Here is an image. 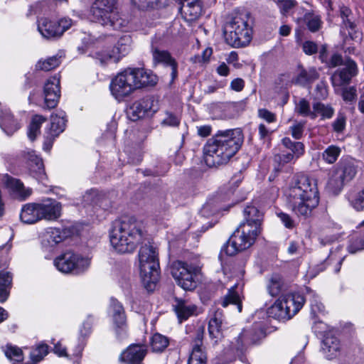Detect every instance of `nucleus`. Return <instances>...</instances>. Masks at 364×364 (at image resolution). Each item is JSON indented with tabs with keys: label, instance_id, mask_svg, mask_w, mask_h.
I'll use <instances>...</instances> for the list:
<instances>
[{
	"label": "nucleus",
	"instance_id": "ddd939ff",
	"mask_svg": "<svg viewBox=\"0 0 364 364\" xmlns=\"http://www.w3.org/2000/svg\"><path fill=\"white\" fill-rule=\"evenodd\" d=\"M159 108V100L156 97L146 96L133 102L128 109V114L132 121H136L152 117Z\"/></svg>",
	"mask_w": 364,
	"mask_h": 364
},
{
	"label": "nucleus",
	"instance_id": "423d86ee",
	"mask_svg": "<svg viewBox=\"0 0 364 364\" xmlns=\"http://www.w3.org/2000/svg\"><path fill=\"white\" fill-rule=\"evenodd\" d=\"M138 256L142 282L148 291H152L159 279V262L156 248L150 244H146L141 247Z\"/></svg>",
	"mask_w": 364,
	"mask_h": 364
},
{
	"label": "nucleus",
	"instance_id": "6e6552de",
	"mask_svg": "<svg viewBox=\"0 0 364 364\" xmlns=\"http://www.w3.org/2000/svg\"><path fill=\"white\" fill-rule=\"evenodd\" d=\"M260 233L261 231L252 228L250 225L240 224L223 247V251L227 255L233 256L251 247Z\"/></svg>",
	"mask_w": 364,
	"mask_h": 364
},
{
	"label": "nucleus",
	"instance_id": "4c0bfd02",
	"mask_svg": "<svg viewBox=\"0 0 364 364\" xmlns=\"http://www.w3.org/2000/svg\"><path fill=\"white\" fill-rule=\"evenodd\" d=\"M318 77V73L315 68H310L308 70L301 68L297 76L292 80V82L304 86Z\"/></svg>",
	"mask_w": 364,
	"mask_h": 364
},
{
	"label": "nucleus",
	"instance_id": "69168bd1",
	"mask_svg": "<svg viewBox=\"0 0 364 364\" xmlns=\"http://www.w3.org/2000/svg\"><path fill=\"white\" fill-rule=\"evenodd\" d=\"M278 5L280 8L282 14L286 15L296 5V1L295 0H285L278 4Z\"/></svg>",
	"mask_w": 364,
	"mask_h": 364
},
{
	"label": "nucleus",
	"instance_id": "c03bdc74",
	"mask_svg": "<svg viewBox=\"0 0 364 364\" xmlns=\"http://www.w3.org/2000/svg\"><path fill=\"white\" fill-rule=\"evenodd\" d=\"M314 112L316 113V118L320 115L322 119H330L334 114V109L330 105L321 102H316L313 105Z\"/></svg>",
	"mask_w": 364,
	"mask_h": 364
},
{
	"label": "nucleus",
	"instance_id": "680f3d73",
	"mask_svg": "<svg viewBox=\"0 0 364 364\" xmlns=\"http://www.w3.org/2000/svg\"><path fill=\"white\" fill-rule=\"evenodd\" d=\"M56 23L58 26L57 28L60 31L59 36H60L66 30L70 28L73 21L69 18H61L59 21H56Z\"/></svg>",
	"mask_w": 364,
	"mask_h": 364
},
{
	"label": "nucleus",
	"instance_id": "1a4fd4ad",
	"mask_svg": "<svg viewBox=\"0 0 364 364\" xmlns=\"http://www.w3.org/2000/svg\"><path fill=\"white\" fill-rule=\"evenodd\" d=\"M355 174L356 167L353 161L349 159H342L333 168L327 183L328 191L334 195L338 194Z\"/></svg>",
	"mask_w": 364,
	"mask_h": 364
},
{
	"label": "nucleus",
	"instance_id": "c85d7f7f",
	"mask_svg": "<svg viewBox=\"0 0 364 364\" xmlns=\"http://www.w3.org/2000/svg\"><path fill=\"white\" fill-rule=\"evenodd\" d=\"M242 291V285H240L238 283L235 284L228 289V293L222 299L221 305L223 307H226L229 304H234L237 306L238 312L240 313L242 309L241 296Z\"/></svg>",
	"mask_w": 364,
	"mask_h": 364
},
{
	"label": "nucleus",
	"instance_id": "6ab92c4d",
	"mask_svg": "<svg viewBox=\"0 0 364 364\" xmlns=\"http://www.w3.org/2000/svg\"><path fill=\"white\" fill-rule=\"evenodd\" d=\"M70 235L67 229L48 228L41 235V245L47 251H51L58 244L64 241Z\"/></svg>",
	"mask_w": 364,
	"mask_h": 364
},
{
	"label": "nucleus",
	"instance_id": "3c124183",
	"mask_svg": "<svg viewBox=\"0 0 364 364\" xmlns=\"http://www.w3.org/2000/svg\"><path fill=\"white\" fill-rule=\"evenodd\" d=\"M309 299L310 302L311 315L314 318L317 316L318 313L323 311V305L320 301L319 298L313 291L309 293Z\"/></svg>",
	"mask_w": 364,
	"mask_h": 364
},
{
	"label": "nucleus",
	"instance_id": "0e129e2a",
	"mask_svg": "<svg viewBox=\"0 0 364 364\" xmlns=\"http://www.w3.org/2000/svg\"><path fill=\"white\" fill-rule=\"evenodd\" d=\"M342 97L344 101L351 102L356 97V90L353 87H346L343 90Z\"/></svg>",
	"mask_w": 364,
	"mask_h": 364
},
{
	"label": "nucleus",
	"instance_id": "72a5a7b5",
	"mask_svg": "<svg viewBox=\"0 0 364 364\" xmlns=\"http://www.w3.org/2000/svg\"><path fill=\"white\" fill-rule=\"evenodd\" d=\"M132 39L129 35L122 36L112 48L119 62L123 57L129 53L132 50Z\"/></svg>",
	"mask_w": 364,
	"mask_h": 364
},
{
	"label": "nucleus",
	"instance_id": "39448f33",
	"mask_svg": "<svg viewBox=\"0 0 364 364\" xmlns=\"http://www.w3.org/2000/svg\"><path fill=\"white\" fill-rule=\"evenodd\" d=\"M117 0H96L91 7L92 20L114 30L127 31L129 21L117 11Z\"/></svg>",
	"mask_w": 364,
	"mask_h": 364
},
{
	"label": "nucleus",
	"instance_id": "5fc2aeb1",
	"mask_svg": "<svg viewBox=\"0 0 364 364\" xmlns=\"http://www.w3.org/2000/svg\"><path fill=\"white\" fill-rule=\"evenodd\" d=\"M48 353V346L41 343L33 349L30 353L31 359L34 362L41 361Z\"/></svg>",
	"mask_w": 364,
	"mask_h": 364
},
{
	"label": "nucleus",
	"instance_id": "c9c22d12",
	"mask_svg": "<svg viewBox=\"0 0 364 364\" xmlns=\"http://www.w3.org/2000/svg\"><path fill=\"white\" fill-rule=\"evenodd\" d=\"M22 160L27 164L32 171L38 172L39 174L43 173V164L42 159L39 158L33 151H24L21 154Z\"/></svg>",
	"mask_w": 364,
	"mask_h": 364
},
{
	"label": "nucleus",
	"instance_id": "b1692460",
	"mask_svg": "<svg viewBox=\"0 0 364 364\" xmlns=\"http://www.w3.org/2000/svg\"><path fill=\"white\" fill-rule=\"evenodd\" d=\"M146 353L144 346L131 345L122 353L119 360L126 364H141Z\"/></svg>",
	"mask_w": 364,
	"mask_h": 364
},
{
	"label": "nucleus",
	"instance_id": "f3484780",
	"mask_svg": "<svg viewBox=\"0 0 364 364\" xmlns=\"http://www.w3.org/2000/svg\"><path fill=\"white\" fill-rule=\"evenodd\" d=\"M284 147L290 150L289 153H282L274 156V160L279 164H286L296 161L304 152V146L301 142L292 141L289 137H284L282 140Z\"/></svg>",
	"mask_w": 364,
	"mask_h": 364
},
{
	"label": "nucleus",
	"instance_id": "473e14b6",
	"mask_svg": "<svg viewBox=\"0 0 364 364\" xmlns=\"http://www.w3.org/2000/svg\"><path fill=\"white\" fill-rule=\"evenodd\" d=\"M56 21H52L46 18L38 21V30L45 38L59 37L60 31L58 30Z\"/></svg>",
	"mask_w": 364,
	"mask_h": 364
},
{
	"label": "nucleus",
	"instance_id": "6e6d98bb",
	"mask_svg": "<svg viewBox=\"0 0 364 364\" xmlns=\"http://www.w3.org/2000/svg\"><path fill=\"white\" fill-rule=\"evenodd\" d=\"M180 122L181 119L178 115L171 112L166 111L164 118L161 122V125L162 127H176L180 124Z\"/></svg>",
	"mask_w": 364,
	"mask_h": 364
},
{
	"label": "nucleus",
	"instance_id": "f257e3e1",
	"mask_svg": "<svg viewBox=\"0 0 364 364\" xmlns=\"http://www.w3.org/2000/svg\"><path fill=\"white\" fill-rule=\"evenodd\" d=\"M244 135L240 128L219 130L203 146V158L209 167L226 164L240 149Z\"/></svg>",
	"mask_w": 364,
	"mask_h": 364
},
{
	"label": "nucleus",
	"instance_id": "8fccbe9b",
	"mask_svg": "<svg viewBox=\"0 0 364 364\" xmlns=\"http://www.w3.org/2000/svg\"><path fill=\"white\" fill-rule=\"evenodd\" d=\"M60 63V58L52 56L46 60H40L36 64V68L38 70L49 71L58 67Z\"/></svg>",
	"mask_w": 364,
	"mask_h": 364
},
{
	"label": "nucleus",
	"instance_id": "2f4dec72",
	"mask_svg": "<svg viewBox=\"0 0 364 364\" xmlns=\"http://www.w3.org/2000/svg\"><path fill=\"white\" fill-rule=\"evenodd\" d=\"M173 307L181 323L187 320L190 316L196 314L197 306L183 299H176Z\"/></svg>",
	"mask_w": 364,
	"mask_h": 364
},
{
	"label": "nucleus",
	"instance_id": "20e7f679",
	"mask_svg": "<svg viewBox=\"0 0 364 364\" xmlns=\"http://www.w3.org/2000/svg\"><path fill=\"white\" fill-rule=\"evenodd\" d=\"M143 238L141 225L134 219L115 221L109 232L111 245L119 254L133 252Z\"/></svg>",
	"mask_w": 364,
	"mask_h": 364
},
{
	"label": "nucleus",
	"instance_id": "2eb2a0df",
	"mask_svg": "<svg viewBox=\"0 0 364 364\" xmlns=\"http://www.w3.org/2000/svg\"><path fill=\"white\" fill-rule=\"evenodd\" d=\"M344 66L336 70L331 76V82L334 87L348 84L358 74V66L353 60L349 58L345 59Z\"/></svg>",
	"mask_w": 364,
	"mask_h": 364
},
{
	"label": "nucleus",
	"instance_id": "0eeeda50",
	"mask_svg": "<svg viewBox=\"0 0 364 364\" xmlns=\"http://www.w3.org/2000/svg\"><path fill=\"white\" fill-rule=\"evenodd\" d=\"M304 297L300 294H287L279 297L267 310V314L279 321L291 318L302 308Z\"/></svg>",
	"mask_w": 364,
	"mask_h": 364
},
{
	"label": "nucleus",
	"instance_id": "f03ea898",
	"mask_svg": "<svg viewBox=\"0 0 364 364\" xmlns=\"http://www.w3.org/2000/svg\"><path fill=\"white\" fill-rule=\"evenodd\" d=\"M287 196L288 205L295 215L304 218L309 217L319 203L316 180L306 175L300 176Z\"/></svg>",
	"mask_w": 364,
	"mask_h": 364
},
{
	"label": "nucleus",
	"instance_id": "5701e85b",
	"mask_svg": "<svg viewBox=\"0 0 364 364\" xmlns=\"http://www.w3.org/2000/svg\"><path fill=\"white\" fill-rule=\"evenodd\" d=\"M0 127L7 136H12L21 128L20 122L6 107L0 109Z\"/></svg>",
	"mask_w": 364,
	"mask_h": 364
},
{
	"label": "nucleus",
	"instance_id": "49530a36",
	"mask_svg": "<svg viewBox=\"0 0 364 364\" xmlns=\"http://www.w3.org/2000/svg\"><path fill=\"white\" fill-rule=\"evenodd\" d=\"M341 153L340 147L334 145L329 146L322 154L323 159L328 164H332L336 161Z\"/></svg>",
	"mask_w": 364,
	"mask_h": 364
},
{
	"label": "nucleus",
	"instance_id": "13d9d810",
	"mask_svg": "<svg viewBox=\"0 0 364 364\" xmlns=\"http://www.w3.org/2000/svg\"><path fill=\"white\" fill-rule=\"evenodd\" d=\"M346 117L342 113H338L336 119L332 123V127L335 132L342 133L346 128Z\"/></svg>",
	"mask_w": 364,
	"mask_h": 364
},
{
	"label": "nucleus",
	"instance_id": "f8f14e48",
	"mask_svg": "<svg viewBox=\"0 0 364 364\" xmlns=\"http://www.w3.org/2000/svg\"><path fill=\"white\" fill-rule=\"evenodd\" d=\"M200 267L182 261L174 262L171 266V273L177 284L186 291L197 287L196 276Z\"/></svg>",
	"mask_w": 364,
	"mask_h": 364
},
{
	"label": "nucleus",
	"instance_id": "37998d69",
	"mask_svg": "<svg viewBox=\"0 0 364 364\" xmlns=\"http://www.w3.org/2000/svg\"><path fill=\"white\" fill-rule=\"evenodd\" d=\"M295 112L302 117H309L311 119H316V113L314 109L311 110L310 103L304 98L299 99L296 102Z\"/></svg>",
	"mask_w": 364,
	"mask_h": 364
},
{
	"label": "nucleus",
	"instance_id": "09e8293b",
	"mask_svg": "<svg viewBox=\"0 0 364 364\" xmlns=\"http://www.w3.org/2000/svg\"><path fill=\"white\" fill-rule=\"evenodd\" d=\"M282 286V277L278 274H274L271 277L267 284L268 293L272 296L279 295Z\"/></svg>",
	"mask_w": 364,
	"mask_h": 364
},
{
	"label": "nucleus",
	"instance_id": "a18cd8bd",
	"mask_svg": "<svg viewBox=\"0 0 364 364\" xmlns=\"http://www.w3.org/2000/svg\"><path fill=\"white\" fill-rule=\"evenodd\" d=\"M94 58L102 65L107 64L109 62H118L112 49L109 48L96 52Z\"/></svg>",
	"mask_w": 364,
	"mask_h": 364
},
{
	"label": "nucleus",
	"instance_id": "79ce46f5",
	"mask_svg": "<svg viewBox=\"0 0 364 364\" xmlns=\"http://www.w3.org/2000/svg\"><path fill=\"white\" fill-rule=\"evenodd\" d=\"M304 21L308 29L311 32L318 31L322 25L321 16L314 13L306 12L304 16Z\"/></svg>",
	"mask_w": 364,
	"mask_h": 364
},
{
	"label": "nucleus",
	"instance_id": "864d4df0",
	"mask_svg": "<svg viewBox=\"0 0 364 364\" xmlns=\"http://www.w3.org/2000/svg\"><path fill=\"white\" fill-rule=\"evenodd\" d=\"M6 356L16 362H21L23 360L22 350L16 346L7 345L4 350Z\"/></svg>",
	"mask_w": 364,
	"mask_h": 364
},
{
	"label": "nucleus",
	"instance_id": "9d476101",
	"mask_svg": "<svg viewBox=\"0 0 364 364\" xmlns=\"http://www.w3.org/2000/svg\"><path fill=\"white\" fill-rule=\"evenodd\" d=\"M53 264L62 273L78 274L89 268L90 260L73 251H66L54 259Z\"/></svg>",
	"mask_w": 364,
	"mask_h": 364
},
{
	"label": "nucleus",
	"instance_id": "a211bd4d",
	"mask_svg": "<svg viewBox=\"0 0 364 364\" xmlns=\"http://www.w3.org/2000/svg\"><path fill=\"white\" fill-rule=\"evenodd\" d=\"M44 108L53 109L58 105L60 96V79L57 76L50 77L43 87Z\"/></svg>",
	"mask_w": 364,
	"mask_h": 364
},
{
	"label": "nucleus",
	"instance_id": "de8ad7c7",
	"mask_svg": "<svg viewBox=\"0 0 364 364\" xmlns=\"http://www.w3.org/2000/svg\"><path fill=\"white\" fill-rule=\"evenodd\" d=\"M110 309L112 319L117 321V316H119V323H125L126 316L122 305L116 299H112L110 304Z\"/></svg>",
	"mask_w": 364,
	"mask_h": 364
},
{
	"label": "nucleus",
	"instance_id": "aec40b11",
	"mask_svg": "<svg viewBox=\"0 0 364 364\" xmlns=\"http://www.w3.org/2000/svg\"><path fill=\"white\" fill-rule=\"evenodd\" d=\"M263 336V331L257 325L249 328H244L236 338L235 348L243 350L259 342Z\"/></svg>",
	"mask_w": 364,
	"mask_h": 364
},
{
	"label": "nucleus",
	"instance_id": "603ef678",
	"mask_svg": "<svg viewBox=\"0 0 364 364\" xmlns=\"http://www.w3.org/2000/svg\"><path fill=\"white\" fill-rule=\"evenodd\" d=\"M349 202L356 210H364V188L357 194L349 198ZM360 226L364 225V220L360 223Z\"/></svg>",
	"mask_w": 364,
	"mask_h": 364
},
{
	"label": "nucleus",
	"instance_id": "412c9836",
	"mask_svg": "<svg viewBox=\"0 0 364 364\" xmlns=\"http://www.w3.org/2000/svg\"><path fill=\"white\" fill-rule=\"evenodd\" d=\"M41 220L54 221L61 215V203L55 200L47 198L38 203Z\"/></svg>",
	"mask_w": 364,
	"mask_h": 364
},
{
	"label": "nucleus",
	"instance_id": "052dcab7",
	"mask_svg": "<svg viewBox=\"0 0 364 364\" xmlns=\"http://www.w3.org/2000/svg\"><path fill=\"white\" fill-rule=\"evenodd\" d=\"M344 26L348 29V35L352 40L360 39V33L355 30V25L353 22L350 21L348 18L344 19L343 21Z\"/></svg>",
	"mask_w": 364,
	"mask_h": 364
},
{
	"label": "nucleus",
	"instance_id": "4468645a",
	"mask_svg": "<svg viewBox=\"0 0 364 364\" xmlns=\"http://www.w3.org/2000/svg\"><path fill=\"white\" fill-rule=\"evenodd\" d=\"M65 114L63 111H58L50 117V126L46 129L44 135L43 149L48 152L52 148L53 141L62 133L65 127Z\"/></svg>",
	"mask_w": 364,
	"mask_h": 364
},
{
	"label": "nucleus",
	"instance_id": "ea45409f",
	"mask_svg": "<svg viewBox=\"0 0 364 364\" xmlns=\"http://www.w3.org/2000/svg\"><path fill=\"white\" fill-rule=\"evenodd\" d=\"M169 344V338L161 333H154L150 339V345L154 352L164 351Z\"/></svg>",
	"mask_w": 364,
	"mask_h": 364
},
{
	"label": "nucleus",
	"instance_id": "bf43d9fd",
	"mask_svg": "<svg viewBox=\"0 0 364 364\" xmlns=\"http://www.w3.org/2000/svg\"><path fill=\"white\" fill-rule=\"evenodd\" d=\"M304 127V122H295L289 128L291 136L296 139H301L303 136Z\"/></svg>",
	"mask_w": 364,
	"mask_h": 364
},
{
	"label": "nucleus",
	"instance_id": "a878e982",
	"mask_svg": "<svg viewBox=\"0 0 364 364\" xmlns=\"http://www.w3.org/2000/svg\"><path fill=\"white\" fill-rule=\"evenodd\" d=\"M7 188L11 191L14 197L20 200H24L32 193V189L26 188L23 183L18 179L9 176H4Z\"/></svg>",
	"mask_w": 364,
	"mask_h": 364
},
{
	"label": "nucleus",
	"instance_id": "7ed1b4c3",
	"mask_svg": "<svg viewBox=\"0 0 364 364\" xmlns=\"http://www.w3.org/2000/svg\"><path fill=\"white\" fill-rule=\"evenodd\" d=\"M157 80L156 75L150 70L129 67L112 79L109 90L117 100L122 101L136 90L155 85Z\"/></svg>",
	"mask_w": 364,
	"mask_h": 364
},
{
	"label": "nucleus",
	"instance_id": "e2e57ef3",
	"mask_svg": "<svg viewBox=\"0 0 364 364\" xmlns=\"http://www.w3.org/2000/svg\"><path fill=\"white\" fill-rule=\"evenodd\" d=\"M212 53V49L208 48L205 50H203L201 55H196L191 58V60L193 63H206L209 60V58L211 56Z\"/></svg>",
	"mask_w": 364,
	"mask_h": 364
},
{
	"label": "nucleus",
	"instance_id": "9b49d317",
	"mask_svg": "<svg viewBox=\"0 0 364 364\" xmlns=\"http://www.w3.org/2000/svg\"><path fill=\"white\" fill-rule=\"evenodd\" d=\"M247 17L235 16L225 32L226 42L232 47H243L251 41V28L247 23Z\"/></svg>",
	"mask_w": 364,
	"mask_h": 364
},
{
	"label": "nucleus",
	"instance_id": "a19ab883",
	"mask_svg": "<svg viewBox=\"0 0 364 364\" xmlns=\"http://www.w3.org/2000/svg\"><path fill=\"white\" fill-rule=\"evenodd\" d=\"M132 4L139 10L150 11L159 9L164 0H131Z\"/></svg>",
	"mask_w": 364,
	"mask_h": 364
},
{
	"label": "nucleus",
	"instance_id": "7c9ffc66",
	"mask_svg": "<svg viewBox=\"0 0 364 364\" xmlns=\"http://www.w3.org/2000/svg\"><path fill=\"white\" fill-rule=\"evenodd\" d=\"M20 219L26 224H33L40 221L38 203H29L23 205L21 208Z\"/></svg>",
	"mask_w": 364,
	"mask_h": 364
},
{
	"label": "nucleus",
	"instance_id": "e433bc0d",
	"mask_svg": "<svg viewBox=\"0 0 364 364\" xmlns=\"http://www.w3.org/2000/svg\"><path fill=\"white\" fill-rule=\"evenodd\" d=\"M12 286V276L10 272L0 271V303L5 302L10 294Z\"/></svg>",
	"mask_w": 364,
	"mask_h": 364
},
{
	"label": "nucleus",
	"instance_id": "cd10ccee",
	"mask_svg": "<svg viewBox=\"0 0 364 364\" xmlns=\"http://www.w3.org/2000/svg\"><path fill=\"white\" fill-rule=\"evenodd\" d=\"M152 56L155 63H161L165 66L171 67V76L172 80H174L177 77L178 64L168 51L155 48L152 50Z\"/></svg>",
	"mask_w": 364,
	"mask_h": 364
},
{
	"label": "nucleus",
	"instance_id": "4be33fe9",
	"mask_svg": "<svg viewBox=\"0 0 364 364\" xmlns=\"http://www.w3.org/2000/svg\"><path fill=\"white\" fill-rule=\"evenodd\" d=\"M223 314L220 309L213 310L208 324L209 335L214 343L223 338Z\"/></svg>",
	"mask_w": 364,
	"mask_h": 364
},
{
	"label": "nucleus",
	"instance_id": "bb28decb",
	"mask_svg": "<svg viewBox=\"0 0 364 364\" xmlns=\"http://www.w3.org/2000/svg\"><path fill=\"white\" fill-rule=\"evenodd\" d=\"M341 351L340 341L335 336L327 335L324 337L321 344V352L328 360L337 358Z\"/></svg>",
	"mask_w": 364,
	"mask_h": 364
},
{
	"label": "nucleus",
	"instance_id": "c756f323",
	"mask_svg": "<svg viewBox=\"0 0 364 364\" xmlns=\"http://www.w3.org/2000/svg\"><path fill=\"white\" fill-rule=\"evenodd\" d=\"M245 221L240 224L250 225L254 229L261 231L263 213L254 205H247L244 210Z\"/></svg>",
	"mask_w": 364,
	"mask_h": 364
},
{
	"label": "nucleus",
	"instance_id": "58836bf2",
	"mask_svg": "<svg viewBox=\"0 0 364 364\" xmlns=\"http://www.w3.org/2000/svg\"><path fill=\"white\" fill-rule=\"evenodd\" d=\"M46 120L42 115L37 114L32 117L28 129V137L31 141H34L40 134L41 125Z\"/></svg>",
	"mask_w": 364,
	"mask_h": 364
},
{
	"label": "nucleus",
	"instance_id": "774afa93",
	"mask_svg": "<svg viewBox=\"0 0 364 364\" xmlns=\"http://www.w3.org/2000/svg\"><path fill=\"white\" fill-rule=\"evenodd\" d=\"M258 132L259 139L264 141H268L270 139L272 132L267 128L264 124H260L258 127Z\"/></svg>",
	"mask_w": 364,
	"mask_h": 364
},
{
	"label": "nucleus",
	"instance_id": "dca6fc26",
	"mask_svg": "<svg viewBox=\"0 0 364 364\" xmlns=\"http://www.w3.org/2000/svg\"><path fill=\"white\" fill-rule=\"evenodd\" d=\"M237 184L235 186L234 188H235L236 186L237 187ZM235 190V189L231 188L227 191H221L213 198H210L202 207L200 210L201 215L204 217H209L211 215L215 214L219 210L224 209L221 203L223 202L230 200L231 199L233 200L232 198Z\"/></svg>",
	"mask_w": 364,
	"mask_h": 364
},
{
	"label": "nucleus",
	"instance_id": "f704fd0d",
	"mask_svg": "<svg viewBox=\"0 0 364 364\" xmlns=\"http://www.w3.org/2000/svg\"><path fill=\"white\" fill-rule=\"evenodd\" d=\"M181 10L192 21L199 17L202 8L198 0H181Z\"/></svg>",
	"mask_w": 364,
	"mask_h": 364
},
{
	"label": "nucleus",
	"instance_id": "338daca9",
	"mask_svg": "<svg viewBox=\"0 0 364 364\" xmlns=\"http://www.w3.org/2000/svg\"><path fill=\"white\" fill-rule=\"evenodd\" d=\"M258 115L260 118L264 119L268 123H272L276 121V115L266 109H259Z\"/></svg>",
	"mask_w": 364,
	"mask_h": 364
},
{
	"label": "nucleus",
	"instance_id": "4d7b16f0",
	"mask_svg": "<svg viewBox=\"0 0 364 364\" xmlns=\"http://www.w3.org/2000/svg\"><path fill=\"white\" fill-rule=\"evenodd\" d=\"M363 250H364V238L356 237L350 240L348 246V250L350 253L354 254Z\"/></svg>",
	"mask_w": 364,
	"mask_h": 364
},
{
	"label": "nucleus",
	"instance_id": "393cba45",
	"mask_svg": "<svg viewBox=\"0 0 364 364\" xmlns=\"http://www.w3.org/2000/svg\"><path fill=\"white\" fill-rule=\"evenodd\" d=\"M203 331L198 330L188 364H207V356L202 346Z\"/></svg>",
	"mask_w": 364,
	"mask_h": 364
}]
</instances>
